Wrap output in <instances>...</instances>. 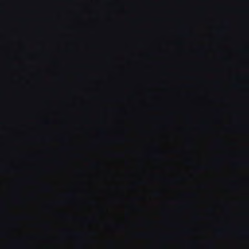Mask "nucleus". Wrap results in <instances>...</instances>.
Listing matches in <instances>:
<instances>
[{
  "label": "nucleus",
  "instance_id": "obj_1",
  "mask_svg": "<svg viewBox=\"0 0 249 249\" xmlns=\"http://www.w3.org/2000/svg\"><path fill=\"white\" fill-rule=\"evenodd\" d=\"M221 230H218V233H221Z\"/></svg>",
  "mask_w": 249,
  "mask_h": 249
}]
</instances>
